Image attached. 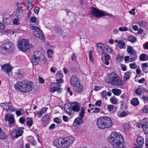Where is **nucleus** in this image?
I'll return each mask as SVG.
<instances>
[{
	"label": "nucleus",
	"instance_id": "nucleus-38",
	"mask_svg": "<svg viewBox=\"0 0 148 148\" xmlns=\"http://www.w3.org/2000/svg\"><path fill=\"white\" fill-rule=\"evenodd\" d=\"M130 127L129 124L128 123H124L123 125V129L126 131L128 130Z\"/></svg>",
	"mask_w": 148,
	"mask_h": 148
},
{
	"label": "nucleus",
	"instance_id": "nucleus-47",
	"mask_svg": "<svg viewBox=\"0 0 148 148\" xmlns=\"http://www.w3.org/2000/svg\"><path fill=\"white\" fill-rule=\"evenodd\" d=\"M3 22L5 25H7L10 23V20L8 18H6L3 20Z\"/></svg>",
	"mask_w": 148,
	"mask_h": 148
},
{
	"label": "nucleus",
	"instance_id": "nucleus-8",
	"mask_svg": "<svg viewBox=\"0 0 148 148\" xmlns=\"http://www.w3.org/2000/svg\"><path fill=\"white\" fill-rule=\"evenodd\" d=\"M42 57L43 55L40 51H34L32 58V63L34 65H37L41 59L42 58Z\"/></svg>",
	"mask_w": 148,
	"mask_h": 148
},
{
	"label": "nucleus",
	"instance_id": "nucleus-46",
	"mask_svg": "<svg viewBox=\"0 0 148 148\" xmlns=\"http://www.w3.org/2000/svg\"><path fill=\"white\" fill-rule=\"evenodd\" d=\"M106 49L108 53L113 55L114 54V52L112 51V49L111 48L108 47L106 48Z\"/></svg>",
	"mask_w": 148,
	"mask_h": 148
},
{
	"label": "nucleus",
	"instance_id": "nucleus-63",
	"mask_svg": "<svg viewBox=\"0 0 148 148\" xmlns=\"http://www.w3.org/2000/svg\"><path fill=\"white\" fill-rule=\"evenodd\" d=\"M142 99L144 102H147L148 101V97H147L143 95L142 96Z\"/></svg>",
	"mask_w": 148,
	"mask_h": 148
},
{
	"label": "nucleus",
	"instance_id": "nucleus-39",
	"mask_svg": "<svg viewBox=\"0 0 148 148\" xmlns=\"http://www.w3.org/2000/svg\"><path fill=\"white\" fill-rule=\"evenodd\" d=\"M140 111L144 113H148V107L146 106H144L140 110Z\"/></svg>",
	"mask_w": 148,
	"mask_h": 148
},
{
	"label": "nucleus",
	"instance_id": "nucleus-53",
	"mask_svg": "<svg viewBox=\"0 0 148 148\" xmlns=\"http://www.w3.org/2000/svg\"><path fill=\"white\" fill-rule=\"evenodd\" d=\"M40 61L41 63L43 64H45L47 63V62L46 59L43 56V57H42V58L41 59Z\"/></svg>",
	"mask_w": 148,
	"mask_h": 148
},
{
	"label": "nucleus",
	"instance_id": "nucleus-1",
	"mask_svg": "<svg viewBox=\"0 0 148 148\" xmlns=\"http://www.w3.org/2000/svg\"><path fill=\"white\" fill-rule=\"evenodd\" d=\"M14 87L16 90L18 92L27 93L32 90L34 88V84L31 81L23 80L17 82L15 84Z\"/></svg>",
	"mask_w": 148,
	"mask_h": 148
},
{
	"label": "nucleus",
	"instance_id": "nucleus-26",
	"mask_svg": "<svg viewBox=\"0 0 148 148\" xmlns=\"http://www.w3.org/2000/svg\"><path fill=\"white\" fill-rule=\"evenodd\" d=\"M110 58V56L108 54H106L104 56L105 60L103 62L106 65H108L109 64V62L108 61Z\"/></svg>",
	"mask_w": 148,
	"mask_h": 148
},
{
	"label": "nucleus",
	"instance_id": "nucleus-10",
	"mask_svg": "<svg viewBox=\"0 0 148 148\" xmlns=\"http://www.w3.org/2000/svg\"><path fill=\"white\" fill-rule=\"evenodd\" d=\"M74 139V137L72 136L62 138V148H67L69 146Z\"/></svg>",
	"mask_w": 148,
	"mask_h": 148
},
{
	"label": "nucleus",
	"instance_id": "nucleus-32",
	"mask_svg": "<svg viewBox=\"0 0 148 148\" xmlns=\"http://www.w3.org/2000/svg\"><path fill=\"white\" fill-rule=\"evenodd\" d=\"M57 77H60V79H57L56 81H57L58 83L59 84H60L62 83L63 82V81L62 79H61V78H62L63 77V75L62 74L59 73L57 75Z\"/></svg>",
	"mask_w": 148,
	"mask_h": 148
},
{
	"label": "nucleus",
	"instance_id": "nucleus-62",
	"mask_svg": "<svg viewBox=\"0 0 148 148\" xmlns=\"http://www.w3.org/2000/svg\"><path fill=\"white\" fill-rule=\"evenodd\" d=\"M110 100L111 103L112 104H116L117 103V101L114 98H111L110 99Z\"/></svg>",
	"mask_w": 148,
	"mask_h": 148
},
{
	"label": "nucleus",
	"instance_id": "nucleus-51",
	"mask_svg": "<svg viewBox=\"0 0 148 148\" xmlns=\"http://www.w3.org/2000/svg\"><path fill=\"white\" fill-rule=\"evenodd\" d=\"M53 120L54 122L57 124H60V123L61 120L59 118L57 117L54 118Z\"/></svg>",
	"mask_w": 148,
	"mask_h": 148
},
{
	"label": "nucleus",
	"instance_id": "nucleus-2",
	"mask_svg": "<svg viewBox=\"0 0 148 148\" xmlns=\"http://www.w3.org/2000/svg\"><path fill=\"white\" fill-rule=\"evenodd\" d=\"M108 139V141L112 145L113 148H123L121 143L123 142L124 140L120 133L112 132Z\"/></svg>",
	"mask_w": 148,
	"mask_h": 148
},
{
	"label": "nucleus",
	"instance_id": "nucleus-43",
	"mask_svg": "<svg viewBox=\"0 0 148 148\" xmlns=\"http://www.w3.org/2000/svg\"><path fill=\"white\" fill-rule=\"evenodd\" d=\"M64 109L65 111L67 113L69 114H71V108L68 107L67 108L65 106L64 108Z\"/></svg>",
	"mask_w": 148,
	"mask_h": 148
},
{
	"label": "nucleus",
	"instance_id": "nucleus-9",
	"mask_svg": "<svg viewBox=\"0 0 148 148\" xmlns=\"http://www.w3.org/2000/svg\"><path fill=\"white\" fill-rule=\"evenodd\" d=\"M29 45L28 41L25 40H22L19 41L18 47L21 51H25L28 49Z\"/></svg>",
	"mask_w": 148,
	"mask_h": 148
},
{
	"label": "nucleus",
	"instance_id": "nucleus-11",
	"mask_svg": "<svg viewBox=\"0 0 148 148\" xmlns=\"http://www.w3.org/2000/svg\"><path fill=\"white\" fill-rule=\"evenodd\" d=\"M127 51L128 53L132 56V58L130 59L131 61H134L137 59V52L132 47L127 45Z\"/></svg>",
	"mask_w": 148,
	"mask_h": 148
},
{
	"label": "nucleus",
	"instance_id": "nucleus-61",
	"mask_svg": "<svg viewBox=\"0 0 148 148\" xmlns=\"http://www.w3.org/2000/svg\"><path fill=\"white\" fill-rule=\"evenodd\" d=\"M35 115H37L39 117H40L42 116V114L40 112V111H38L35 112Z\"/></svg>",
	"mask_w": 148,
	"mask_h": 148
},
{
	"label": "nucleus",
	"instance_id": "nucleus-50",
	"mask_svg": "<svg viewBox=\"0 0 148 148\" xmlns=\"http://www.w3.org/2000/svg\"><path fill=\"white\" fill-rule=\"evenodd\" d=\"M119 30L120 31L124 32L127 31L128 30V29L127 27H120L119 28Z\"/></svg>",
	"mask_w": 148,
	"mask_h": 148
},
{
	"label": "nucleus",
	"instance_id": "nucleus-29",
	"mask_svg": "<svg viewBox=\"0 0 148 148\" xmlns=\"http://www.w3.org/2000/svg\"><path fill=\"white\" fill-rule=\"evenodd\" d=\"M112 92L114 95H119L121 93V90L117 88L112 89Z\"/></svg>",
	"mask_w": 148,
	"mask_h": 148
},
{
	"label": "nucleus",
	"instance_id": "nucleus-7",
	"mask_svg": "<svg viewBox=\"0 0 148 148\" xmlns=\"http://www.w3.org/2000/svg\"><path fill=\"white\" fill-rule=\"evenodd\" d=\"M30 27L31 29L34 30L33 33L36 36L41 39H44L45 38L42 31L38 27L31 24L30 25Z\"/></svg>",
	"mask_w": 148,
	"mask_h": 148
},
{
	"label": "nucleus",
	"instance_id": "nucleus-45",
	"mask_svg": "<svg viewBox=\"0 0 148 148\" xmlns=\"http://www.w3.org/2000/svg\"><path fill=\"white\" fill-rule=\"evenodd\" d=\"M130 68L132 69H135L137 68V65L135 62H133L129 64Z\"/></svg>",
	"mask_w": 148,
	"mask_h": 148
},
{
	"label": "nucleus",
	"instance_id": "nucleus-52",
	"mask_svg": "<svg viewBox=\"0 0 148 148\" xmlns=\"http://www.w3.org/2000/svg\"><path fill=\"white\" fill-rule=\"evenodd\" d=\"M132 58V56H126L125 58V62H127L129 61L130 62H132V61H131L130 59Z\"/></svg>",
	"mask_w": 148,
	"mask_h": 148
},
{
	"label": "nucleus",
	"instance_id": "nucleus-64",
	"mask_svg": "<svg viewBox=\"0 0 148 148\" xmlns=\"http://www.w3.org/2000/svg\"><path fill=\"white\" fill-rule=\"evenodd\" d=\"M101 88V87L99 86H95L94 90L95 91H97L99 90Z\"/></svg>",
	"mask_w": 148,
	"mask_h": 148
},
{
	"label": "nucleus",
	"instance_id": "nucleus-40",
	"mask_svg": "<svg viewBox=\"0 0 148 148\" xmlns=\"http://www.w3.org/2000/svg\"><path fill=\"white\" fill-rule=\"evenodd\" d=\"M101 97L105 99H107V97L106 95V90H104L101 92Z\"/></svg>",
	"mask_w": 148,
	"mask_h": 148
},
{
	"label": "nucleus",
	"instance_id": "nucleus-56",
	"mask_svg": "<svg viewBox=\"0 0 148 148\" xmlns=\"http://www.w3.org/2000/svg\"><path fill=\"white\" fill-rule=\"evenodd\" d=\"M114 106L112 105H109L107 106V109L109 111H112L113 109Z\"/></svg>",
	"mask_w": 148,
	"mask_h": 148
},
{
	"label": "nucleus",
	"instance_id": "nucleus-42",
	"mask_svg": "<svg viewBox=\"0 0 148 148\" xmlns=\"http://www.w3.org/2000/svg\"><path fill=\"white\" fill-rule=\"evenodd\" d=\"M47 53L48 57L51 58L52 57V56L53 53L52 50L51 49H48L47 51Z\"/></svg>",
	"mask_w": 148,
	"mask_h": 148
},
{
	"label": "nucleus",
	"instance_id": "nucleus-34",
	"mask_svg": "<svg viewBox=\"0 0 148 148\" xmlns=\"http://www.w3.org/2000/svg\"><path fill=\"white\" fill-rule=\"evenodd\" d=\"M138 25L143 27H145L147 26V23L145 21H140L138 23Z\"/></svg>",
	"mask_w": 148,
	"mask_h": 148
},
{
	"label": "nucleus",
	"instance_id": "nucleus-60",
	"mask_svg": "<svg viewBox=\"0 0 148 148\" xmlns=\"http://www.w3.org/2000/svg\"><path fill=\"white\" fill-rule=\"evenodd\" d=\"M40 8L38 7H36L34 9V12L36 14H38L39 12Z\"/></svg>",
	"mask_w": 148,
	"mask_h": 148
},
{
	"label": "nucleus",
	"instance_id": "nucleus-22",
	"mask_svg": "<svg viewBox=\"0 0 148 148\" xmlns=\"http://www.w3.org/2000/svg\"><path fill=\"white\" fill-rule=\"evenodd\" d=\"M137 142L140 147H142L144 143V139L141 136L138 137L137 138Z\"/></svg>",
	"mask_w": 148,
	"mask_h": 148
},
{
	"label": "nucleus",
	"instance_id": "nucleus-16",
	"mask_svg": "<svg viewBox=\"0 0 148 148\" xmlns=\"http://www.w3.org/2000/svg\"><path fill=\"white\" fill-rule=\"evenodd\" d=\"M70 81L72 86L77 85V84H79L80 83L79 78L76 75H74L71 76Z\"/></svg>",
	"mask_w": 148,
	"mask_h": 148
},
{
	"label": "nucleus",
	"instance_id": "nucleus-4",
	"mask_svg": "<svg viewBox=\"0 0 148 148\" xmlns=\"http://www.w3.org/2000/svg\"><path fill=\"white\" fill-rule=\"evenodd\" d=\"M105 81L107 83L113 85L121 86L124 84L123 82L114 72L111 73L106 79Z\"/></svg>",
	"mask_w": 148,
	"mask_h": 148
},
{
	"label": "nucleus",
	"instance_id": "nucleus-59",
	"mask_svg": "<svg viewBox=\"0 0 148 148\" xmlns=\"http://www.w3.org/2000/svg\"><path fill=\"white\" fill-rule=\"evenodd\" d=\"M48 108L46 107H44L40 110V111L42 114L45 113L47 111Z\"/></svg>",
	"mask_w": 148,
	"mask_h": 148
},
{
	"label": "nucleus",
	"instance_id": "nucleus-35",
	"mask_svg": "<svg viewBox=\"0 0 148 148\" xmlns=\"http://www.w3.org/2000/svg\"><path fill=\"white\" fill-rule=\"evenodd\" d=\"M6 138V134L3 132L2 129L0 128V138L5 139Z\"/></svg>",
	"mask_w": 148,
	"mask_h": 148
},
{
	"label": "nucleus",
	"instance_id": "nucleus-6",
	"mask_svg": "<svg viewBox=\"0 0 148 148\" xmlns=\"http://www.w3.org/2000/svg\"><path fill=\"white\" fill-rule=\"evenodd\" d=\"M90 14L98 18H100L102 16H110L111 14L104 11L92 7V10L90 11Z\"/></svg>",
	"mask_w": 148,
	"mask_h": 148
},
{
	"label": "nucleus",
	"instance_id": "nucleus-12",
	"mask_svg": "<svg viewBox=\"0 0 148 148\" xmlns=\"http://www.w3.org/2000/svg\"><path fill=\"white\" fill-rule=\"evenodd\" d=\"M0 106L4 109L7 110L8 112H11L14 111L12 103L10 102L2 103L1 104Z\"/></svg>",
	"mask_w": 148,
	"mask_h": 148
},
{
	"label": "nucleus",
	"instance_id": "nucleus-55",
	"mask_svg": "<svg viewBox=\"0 0 148 148\" xmlns=\"http://www.w3.org/2000/svg\"><path fill=\"white\" fill-rule=\"evenodd\" d=\"M101 101L100 100L96 101L95 103V105L97 107H100L101 106Z\"/></svg>",
	"mask_w": 148,
	"mask_h": 148
},
{
	"label": "nucleus",
	"instance_id": "nucleus-48",
	"mask_svg": "<svg viewBox=\"0 0 148 148\" xmlns=\"http://www.w3.org/2000/svg\"><path fill=\"white\" fill-rule=\"evenodd\" d=\"M35 0H23V2L27 5L33 2Z\"/></svg>",
	"mask_w": 148,
	"mask_h": 148
},
{
	"label": "nucleus",
	"instance_id": "nucleus-44",
	"mask_svg": "<svg viewBox=\"0 0 148 148\" xmlns=\"http://www.w3.org/2000/svg\"><path fill=\"white\" fill-rule=\"evenodd\" d=\"M104 45L102 43H99L97 44V47L101 50H103Z\"/></svg>",
	"mask_w": 148,
	"mask_h": 148
},
{
	"label": "nucleus",
	"instance_id": "nucleus-21",
	"mask_svg": "<svg viewBox=\"0 0 148 148\" xmlns=\"http://www.w3.org/2000/svg\"><path fill=\"white\" fill-rule=\"evenodd\" d=\"M73 89L77 92H80L82 91L83 90V87L82 85L79 84H77L73 86Z\"/></svg>",
	"mask_w": 148,
	"mask_h": 148
},
{
	"label": "nucleus",
	"instance_id": "nucleus-58",
	"mask_svg": "<svg viewBox=\"0 0 148 148\" xmlns=\"http://www.w3.org/2000/svg\"><path fill=\"white\" fill-rule=\"evenodd\" d=\"M26 7L27 10H29V12H30V10L33 8V6L32 4H31L29 5H26Z\"/></svg>",
	"mask_w": 148,
	"mask_h": 148
},
{
	"label": "nucleus",
	"instance_id": "nucleus-17",
	"mask_svg": "<svg viewBox=\"0 0 148 148\" xmlns=\"http://www.w3.org/2000/svg\"><path fill=\"white\" fill-rule=\"evenodd\" d=\"M18 8L17 9L16 15L19 18H21L23 16V14L22 10L21 7V5L19 3L17 4Z\"/></svg>",
	"mask_w": 148,
	"mask_h": 148
},
{
	"label": "nucleus",
	"instance_id": "nucleus-5",
	"mask_svg": "<svg viewBox=\"0 0 148 148\" xmlns=\"http://www.w3.org/2000/svg\"><path fill=\"white\" fill-rule=\"evenodd\" d=\"M14 45L10 41L5 42L0 46V51L2 53H10L14 49Z\"/></svg>",
	"mask_w": 148,
	"mask_h": 148
},
{
	"label": "nucleus",
	"instance_id": "nucleus-19",
	"mask_svg": "<svg viewBox=\"0 0 148 148\" xmlns=\"http://www.w3.org/2000/svg\"><path fill=\"white\" fill-rule=\"evenodd\" d=\"M53 145L56 147L62 148L63 145L62 138L55 140L53 142Z\"/></svg>",
	"mask_w": 148,
	"mask_h": 148
},
{
	"label": "nucleus",
	"instance_id": "nucleus-49",
	"mask_svg": "<svg viewBox=\"0 0 148 148\" xmlns=\"http://www.w3.org/2000/svg\"><path fill=\"white\" fill-rule=\"evenodd\" d=\"M130 73L129 72H127L125 73L124 76V79H128L130 77Z\"/></svg>",
	"mask_w": 148,
	"mask_h": 148
},
{
	"label": "nucleus",
	"instance_id": "nucleus-37",
	"mask_svg": "<svg viewBox=\"0 0 148 148\" xmlns=\"http://www.w3.org/2000/svg\"><path fill=\"white\" fill-rule=\"evenodd\" d=\"M142 91V88L140 86L136 90L135 93L137 95H140L141 94Z\"/></svg>",
	"mask_w": 148,
	"mask_h": 148
},
{
	"label": "nucleus",
	"instance_id": "nucleus-24",
	"mask_svg": "<svg viewBox=\"0 0 148 148\" xmlns=\"http://www.w3.org/2000/svg\"><path fill=\"white\" fill-rule=\"evenodd\" d=\"M118 46L120 49H125L126 48L125 44L124 42L122 40H119Z\"/></svg>",
	"mask_w": 148,
	"mask_h": 148
},
{
	"label": "nucleus",
	"instance_id": "nucleus-13",
	"mask_svg": "<svg viewBox=\"0 0 148 148\" xmlns=\"http://www.w3.org/2000/svg\"><path fill=\"white\" fill-rule=\"evenodd\" d=\"M1 68L2 71L7 73L9 76L12 75V68L9 64H5L1 66Z\"/></svg>",
	"mask_w": 148,
	"mask_h": 148
},
{
	"label": "nucleus",
	"instance_id": "nucleus-18",
	"mask_svg": "<svg viewBox=\"0 0 148 148\" xmlns=\"http://www.w3.org/2000/svg\"><path fill=\"white\" fill-rule=\"evenodd\" d=\"M71 107V110L74 111L78 112L79 111V104L77 102L72 103Z\"/></svg>",
	"mask_w": 148,
	"mask_h": 148
},
{
	"label": "nucleus",
	"instance_id": "nucleus-36",
	"mask_svg": "<svg viewBox=\"0 0 148 148\" xmlns=\"http://www.w3.org/2000/svg\"><path fill=\"white\" fill-rule=\"evenodd\" d=\"M128 40L132 42H135L136 41V39L135 36H130L128 37Z\"/></svg>",
	"mask_w": 148,
	"mask_h": 148
},
{
	"label": "nucleus",
	"instance_id": "nucleus-54",
	"mask_svg": "<svg viewBox=\"0 0 148 148\" xmlns=\"http://www.w3.org/2000/svg\"><path fill=\"white\" fill-rule=\"evenodd\" d=\"M56 89H57V87L54 86H51L50 88V92L53 93L56 91Z\"/></svg>",
	"mask_w": 148,
	"mask_h": 148
},
{
	"label": "nucleus",
	"instance_id": "nucleus-27",
	"mask_svg": "<svg viewBox=\"0 0 148 148\" xmlns=\"http://www.w3.org/2000/svg\"><path fill=\"white\" fill-rule=\"evenodd\" d=\"M140 60L143 61H147L148 60V56L146 54H142L140 56Z\"/></svg>",
	"mask_w": 148,
	"mask_h": 148
},
{
	"label": "nucleus",
	"instance_id": "nucleus-14",
	"mask_svg": "<svg viewBox=\"0 0 148 148\" xmlns=\"http://www.w3.org/2000/svg\"><path fill=\"white\" fill-rule=\"evenodd\" d=\"M84 108L83 107L81 108L80 110V112L79 113V117L75 119L74 121V123L76 125H79L81 123L82 119H83L84 114Z\"/></svg>",
	"mask_w": 148,
	"mask_h": 148
},
{
	"label": "nucleus",
	"instance_id": "nucleus-28",
	"mask_svg": "<svg viewBox=\"0 0 148 148\" xmlns=\"http://www.w3.org/2000/svg\"><path fill=\"white\" fill-rule=\"evenodd\" d=\"M142 69L145 73H147L148 72V66L147 64L146 63H143L142 64Z\"/></svg>",
	"mask_w": 148,
	"mask_h": 148
},
{
	"label": "nucleus",
	"instance_id": "nucleus-15",
	"mask_svg": "<svg viewBox=\"0 0 148 148\" xmlns=\"http://www.w3.org/2000/svg\"><path fill=\"white\" fill-rule=\"evenodd\" d=\"M21 129L23 130L24 128L23 127H21V128H20L16 129L15 130L14 136V133L13 132H11L10 133V135L11 137L17 138H18L19 137L21 136L23 132V131Z\"/></svg>",
	"mask_w": 148,
	"mask_h": 148
},
{
	"label": "nucleus",
	"instance_id": "nucleus-30",
	"mask_svg": "<svg viewBox=\"0 0 148 148\" xmlns=\"http://www.w3.org/2000/svg\"><path fill=\"white\" fill-rule=\"evenodd\" d=\"M27 121V124L29 127H31L33 123V121L32 119L27 117L26 119Z\"/></svg>",
	"mask_w": 148,
	"mask_h": 148
},
{
	"label": "nucleus",
	"instance_id": "nucleus-33",
	"mask_svg": "<svg viewBox=\"0 0 148 148\" xmlns=\"http://www.w3.org/2000/svg\"><path fill=\"white\" fill-rule=\"evenodd\" d=\"M28 140L29 143H31L33 145H34L36 144V141L34 140L33 138L31 136L28 137Z\"/></svg>",
	"mask_w": 148,
	"mask_h": 148
},
{
	"label": "nucleus",
	"instance_id": "nucleus-20",
	"mask_svg": "<svg viewBox=\"0 0 148 148\" xmlns=\"http://www.w3.org/2000/svg\"><path fill=\"white\" fill-rule=\"evenodd\" d=\"M4 119L5 121H8L10 124H13L14 122V117L8 114L5 115Z\"/></svg>",
	"mask_w": 148,
	"mask_h": 148
},
{
	"label": "nucleus",
	"instance_id": "nucleus-31",
	"mask_svg": "<svg viewBox=\"0 0 148 148\" xmlns=\"http://www.w3.org/2000/svg\"><path fill=\"white\" fill-rule=\"evenodd\" d=\"M131 103L134 106H137L139 104V101L138 99L134 98L132 100Z\"/></svg>",
	"mask_w": 148,
	"mask_h": 148
},
{
	"label": "nucleus",
	"instance_id": "nucleus-23",
	"mask_svg": "<svg viewBox=\"0 0 148 148\" xmlns=\"http://www.w3.org/2000/svg\"><path fill=\"white\" fill-rule=\"evenodd\" d=\"M143 131L146 135L148 134V122L146 121L143 123Z\"/></svg>",
	"mask_w": 148,
	"mask_h": 148
},
{
	"label": "nucleus",
	"instance_id": "nucleus-3",
	"mask_svg": "<svg viewBox=\"0 0 148 148\" xmlns=\"http://www.w3.org/2000/svg\"><path fill=\"white\" fill-rule=\"evenodd\" d=\"M96 123L98 127L102 129L110 128L112 125L111 119L106 116L99 118Z\"/></svg>",
	"mask_w": 148,
	"mask_h": 148
},
{
	"label": "nucleus",
	"instance_id": "nucleus-25",
	"mask_svg": "<svg viewBox=\"0 0 148 148\" xmlns=\"http://www.w3.org/2000/svg\"><path fill=\"white\" fill-rule=\"evenodd\" d=\"M49 119V116L46 114L43 116L42 121L43 123L46 125L48 123Z\"/></svg>",
	"mask_w": 148,
	"mask_h": 148
},
{
	"label": "nucleus",
	"instance_id": "nucleus-41",
	"mask_svg": "<svg viewBox=\"0 0 148 148\" xmlns=\"http://www.w3.org/2000/svg\"><path fill=\"white\" fill-rule=\"evenodd\" d=\"M130 114V112H128L123 111L120 114L119 116L123 117L128 115Z\"/></svg>",
	"mask_w": 148,
	"mask_h": 148
},
{
	"label": "nucleus",
	"instance_id": "nucleus-57",
	"mask_svg": "<svg viewBox=\"0 0 148 148\" xmlns=\"http://www.w3.org/2000/svg\"><path fill=\"white\" fill-rule=\"evenodd\" d=\"M13 23L14 24L17 25L19 24V20L18 18L14 19L13 21Z\"/></svg>",
	"mask_w": 148,
	"mask_h": 148
}]
</instances>
